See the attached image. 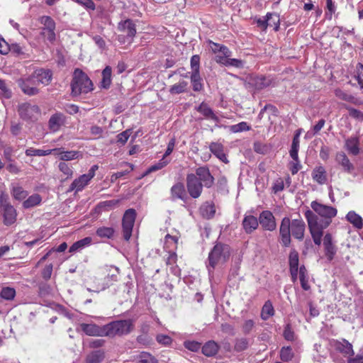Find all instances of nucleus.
Instances as JSON below:
<instances>
[{"label": "nucleus", "mask_w": 363, "mask_h": 363, "mask_svg": "<svg viewBox=\"0 0 363 363\" xmlns=\"http://www.w3.org/2000/svg\"><path fill=\"white\" fill-rule=\"evenodd\" d=\"M258 222L263 230L272 232L277 228L276 218L269 210L262 211L259 213Z\"/></svg>", "instance_id": "9b49d317"}, {"label": "nucleus", "mask_w": 363, "mask_h": 363, "mask_svg": "<svg viewBox=\"0 0 363 363\" xmlns=\"http://www.w3.org/2000/svg\"><path fill=\"white\" fill-rule=\"evenodd\" d=\"M170 162L169 160H166L164 158H162L158 161L157 163L150 166L145 173V175H147L151 172L160 170L163 167H166Z\"/></svg>", "instance_id": "603ef678"}, {"label": "nucleus", "mask_w": 363, "mask_h": 363, "mask_svg": "<svg viewBox=\"0 0 363 363\" xmlns=\"http://www.w3.org/2000/svg\"><path fill=\"white\" fill-rule=\"evenodd\" d=\"M201 343L196 341L184 342V347L192 352H198L201 348Z\"/></svg>", "instance_id": "e2e57ef3"}, {"label": "nucleus", "mask_w": 363, "mask_h": 363, "mask_svg": "<svg viewBox=\"0 0 363 363\" xmlns=\"http://www.w3.org/2000/svg\"><path fill=\"white\" fill-rule=\"evenodd\" d=\"M229 129L232 133H237L250 130L251 126L249 125L247 122L242 121L238 124L230 125Z\"/></svg>", "instance_id": "6e6d98bb"}, {"label": "nucleus", "mask_w": 363, "mask_h": 363, "mask_svg": "<svg viewBox=\"0 0 363 363\" xmlns=\"http://www.w3.org/2000/svg\"><path fill=\"white\" fill-rule=\"evenodd\" d=\"M97 281V285L95 291H100L105 290L110 286L113 285V282L117 281V276L115 274H109L99 278H95Z\"/></svg>", "instance_id": "4be33fe9"}, {"label": "nucleus", "mask_w": 363, "mask_h": 363, "mask_svg": "<svg viewBox=\"0 0 363 363\" xmlns=\"http://www.w3.org/2000/svg\"><path fill=\"white\" fill-rule=\"evenodd\" d=\"M191 73L200 72V57L194 55L191 58Z\"/></svg>", "instance_id": "bf43d9fd"}, {"label": "nucleus", "mask_w": 363, "mask_h": 363, "mask_svg": "<svg viewBox=\"0 0 363 363\" xmlns=\"http://www.w3.org/2000/svg\"><path fill=\"white\" fill-rule=\"evenodd\" d=\"M242 226L246 234H252L259 227L258 218L252 215H245L242 221Z\"/></svg>", "instance_id": "6ab92c4d"}, {"label": "nucleus", "mask_w": 363, "mask_h": 363, "mask_svg": "<svg viewBox=\"0 0 363 363\" xmlns=\"http://www.w3.org/2000/svg\"><path fill=\"white\" fill-rule=\"evenodd\" d=\"M11 194L15 199L18 201H22L26 198L28 196V192L21 186H14L12 189Z\"/></svg>", "instance_id": "5fc2aeb1"}, {"label": "nucleus", "mask_w": 363, "mask_h": 363, "mask_svg": "<svg viewBox=\"0 0 363 363\" xmlns=\"http://www.w3.org/2000/svg\"><path fill=\"white\" fill-rule=\"evenodd\" d=\"M342 107L347 109L349 112V116L359 121L363 122V112L352 108L345 104H342Z\"/></svg>", "instance_id": "09e8293b"}, {"label": "nucleus", "mask_w": 363, "mask_h": 363, "mask_svg": "<svg viewBox=\"0 0 363 363\" xmlns=\"http://www.w3.org/2000/svg\"><path fill=\"white\" fill-rule=\"evenodd\" d=\"M284 180L281 178L277 179L272 186V190L276 194L277 192L281 191L284 190Z\"/></svg>", "instance_id": "774afa93"}, {"label": "nucleus", "mask_w": 363, "mask_h": 363, "mask_svg": "<svg viewBox=\"0 0 363 363\" xmlns=\"http://www.w3.org/2000/svg\"><path fill=\"white\" fill-rule=\"evenodd\" d=\"M305 232L306 223L301 217L291 220L289 217L285 216L281 219L279 225V243L283 247H289L292 242L291 236L298 241H302Z\"/></svg>", "instance_id": "f03ea898"}, {"label": "nucleus", "mask_w": 363, "mask_h": 363, "mask_svg": "<svg viewBox=\"0 0 363 363\" xmlns=\"http://www.w3.org/2000/svg\"><path fill=\"white\" fill-rule=\"evenodd\" d=\"M17 84L26 95L35 96L39 93V89L35 86V81L31 76L18 79Z\"/></svg>", "instance_id": "ddd939ff"}, {"label": "nucleus", "mask_w": 363, "mask_h": 363, "mask_svg": "<svg viewBox=\"0 0 363 363\" xmlns=\"http://www.w3.org/2000/svg\"><path fill=\"white\" fill-rule=\"evenodd\" d=\"M90 181L85 177V174L79 176L76 178L70 184L68 191L71 192L75 191L76 192L82 191L86 187Z\"/></svg>", "instance_id": "393cba45"}, {"label": "nucleus", "mask_w": 363, "mask_h": 363, "mask_svg": "<svg viewBox=\"0 0 363 363\" xmlns=\"http://www.w3.org/2000/svg\"><path fill=\"white\" fill-rule=\"evenodd\" d=\"M196 110L202 114L205 118L211 119L216 123L219 122V118L213 113L211 108H210V106L206 103H201V104L196 108Z\"/></svg>", "instance_id": "c85d7f7f"}, {"label": "nucleus", "mask_w": 363, "mask_h": 363, "mask_svg": "<svg viewBox=\"0 0 363 363\" xmlns=\"http://www.w3.org/2000/svg\"><path fill=\"white\" fill-rule=\"evenodd\" d=\"M118 29L126 34L128 37L133 38L135 35V24L130 19H127L119 23Z\"/></svg>", "instance_id": "5701e85b"}, {"label": "nucleus", "mask_w": 363, "mask_h": 363, "mask_svg": "<svg viewBox=\"0 0 363 363\" xmlns=\"http://www.w3.org/2000/svg\"><path fill=\"white\" fill-rule=\"evenodd\" d=\"M330 345L344 357H350L354 354L352 345L345 339L333 340Z\"/></svg>", "instance_id": "2eb2a0df"}, {"label": "nucleus", "mask_w": 363, "mask_h": 363, "mask_svg": "<svg viewBox=\"0 0 363 363\" xmlns=\"http://www.w3.org/2000/svg\"><path fill=\"white\" fill-rule=\"evenodd\" d=\"M299 255L298 252L295 250H291L289 255V269H299Z\"/></svg>", "instance_id": "c03bdc74"}, {"label": "nucleus", "mask_w": 363, "mask_h": 363, "mask_svg": "<svg viewBox=\"0 0 363 363\" xmlns=\"http://www.w3.org/2000/svg\"><path fill=\"white\" fill-rule=\"evenodd\" d=\"M272 83V79L271 78L263 75L251 77L249 82V84L257 91L269 87Z\"/></svg>", "instance_id": "aec40b11"}, {"label": "nucleus", "mask_w": 363, "mask_h": 363, "mask_svg": "<svg viewBox=\"0 0 363 363\" xmlns=\"http://www.w3.org/2000/svg\"><path fill=\"white\" fill-rule=\"evenodd\" d=\"M65 123V116L62 113H56L51 116L48 121L50 130L57 132Z\"/></svg>", "instance_id": "b1692460"}, {"label": "nucleus", "mask_w": 363, "mask_h": 363, "mask_svg": "<svg viewBox=\"0 0 363 363\" xmlns=\"http://www.w3.org/2000/svg\"><path fill=\"white\" fill-rule=\"evenodd\" d=\"M312 178L319 184H323L327 182V174L323 166L316 167L312 172Z\"/></svg>", "instance_id": "2f4dec72"}, {"label": "nucleus", "mask_w": 363, "mask_h": 363, "mask_svg": "<svg viewBox=\"0 0 363 363\" xmlns=\"http://www.w3.org/2000/svg\"><path fill=\"white\" fill-rule=\"evenodd\" d=\"M52 154L57 156L62 162L70 161L82 157V153L77 150L64 151L63 148L52 149Z\"/></svg>", "instance_id": "a211bd4d"}, {"label": "nucleus", "mask_w": 363, "mask_h": 363, "mask_svg": "<svg viewBox=\"0 0 363 363\" xmlns=\"http://www.w3.org/2000/svg\"><path fill=\"white\" fill-rule=\"evenodd\" d=\"M38 21L43 26L40 32L41 36L45 40L53 43L56 39L55 21L49 16H43L39 18Z\"/></svg>", "instance_id": "423d86ee"}, {"label": "nucleus", "mask_w": 363, "mask_h": 363, "mask_svg": "<svg viewBox=\"0 0 363 363\" xmlns=\"http://www.w3.org/2000/svg\"><path fill=\"white\" fill-rule=\"evenodd\" d=\"M136 216V211L134 208L126 210L123 214L122 218V230L123 237L126 241H128L132 236Z\"/></svg>", "instance_id": "0eeeda50"}, {"label": "nucleus", "mask_w": 363, "mask_h": 363, "mask_svg": "<svg viewBox=\"0 0 363 363\" xmlns=\"http://www.w3.org/2000/svg\"><path fill=\"white\" fill-rule=\"evenodd\" d=\"M311 206L316 214L311 210H307L304 216L314 244L320 246L323 231L330 225L333 218L337 216V210L333 206L322 204L316 201H312Z\"/></svg>", "instance_id": "f257e3e1"}, {"label": "nucleus", "mask_w": 363, "mask_h": 363, "mask_svg": "<svg viewBox=\"0 0 363 363\" xmlns=\"http://www.w3.org/2000/svg\"><path fill=\"white\" fill-rule=\"evenodd\" d=\"M230 256V247L222 242H217L208 254L206 265L208 272H213L216 266L225 264Z\"/></svg>", "instance_id": "7ed1b4c3"}, {"label": "nucleus", "mask_w": 363, "mask_h": 363, "mask_svg": "<svg viewBox=\"0 0 363 363\" xmlns=\"http://www.w3.org/2000/svg\"><path fill=\"white\" fill-rule=\"evenodd\" d=\"M200 182L196 179V175H194V173L186 174V185L187 192L192 199H198L202 194L203 187L205 186Z\"/></svg>", "instance_id": "9d476101"}, {"label": "nucleus", "mask_w": 363, "mask_h": 363, "mask_svg": "<svg viewBox=\"0 0 363 363\" xmlns=\"http://www.w3.org/2000/svg\"><path fill=\"white\" fill-rule=\"evenodd\" d=\"M283 336L288 341H294V332L293 331L290 324H287L284 330Z\"/></svg>", "instance_id": "69168bd1"}, {"label": "nucleus", "mask_w": 363, "mask_h": 363, "mask_svg": "<svg viewBox=\"0 0 363 363\" xmlns=\"http://www.w3.org/2000/svg\"><path fill=\"white\" fill-rule=\"evenodd\" d=\"M220 349L218 344L214 340L206 342L201 347V352L206 357H214L217 354Z\"/></svg>", "instance_id": "bb28decb"}, {"label": "nucleus", "mask_w": 363, "mask_h": 363, "mask_svg": "<svg viewBox=\"0 0 363 363\" xmlns=\"http://www.w3.org/2000/svg\"><path fill=\"white\" fill-rule=\"evenodd\" d=\"M18 113L20 118L26 121H33L40 113L39 107L28 102L22 103L18 106Z\"/></svg>", "instance_id": "6e6552de"}, {"label": "nucleus", "mask_w": 363, "mask_h": 363, "mask_svg": "<svg viewBox=\"0 0 363 363\" xmlns=\"http://www.w3.org/2000/svg\"><path fill=\"white\" fill-rule=\"evenodd\" d=\"M92 239L90 237H86L80 240L74 242L69 247V252H74L89 246L91 243Z\"/></svg>", "instance_id": "4c0bfd02"}, {"label": "nucleus", "mask_w": 363, "mask_h": 363, "mask_svg": "<svg viewBox=\"0 0 363 363\" xmlns=\"http://www.w3.org/2000/svg\"><path fill=\"white\" fill-rule=\"evenodd\" d=\"M194 174L196 175V179L201 181L200 182H201L206 188L209 189L214 184L215 179L207 166L196 168Z\"/></svg>", "instance_id": "f8f14e48"}, {"label": "nucleus", "mask_w": 363, "mask_h": 363, "mask_svg": "<svg viewBox=\"0 0 363 363\" xmlns=\"http://www.w3.org/2000/svg\"><path fill=\"white\" fill-rule=\"evenodd\" d=\"M156 340L158 343L164 346H169L172 342V339L170 336L162 334L157 335L156 336Z\"/></svg>", "instance_id": "680f3d73"}, {"label": "nucleus", "mask_w": 363, "mask_h": 363, "mask_svg": "<svg viewBox=\"0 0 363 363\" xmlns=\"http://www.w3.org/2000/svg\"><path fill=\"white\" fill-rule=\"evenodd\" d=\"M42 201V197L38 194H33L23 202L24 208H30L38 206Z\"/></svg>", "instance_id": "e433bc0d"}, {"label": "nucleus", "mask_w": 363, "mask_h": 363, "mask_svg": "<svg viewBox=\"0 0 363 363\" xmlns=\"http://www.w3.org/2000/svg\"><path fill=\"white\" fill-rule=\"evenodd\" d=\"M32 78L38 82L47 86L50 84L52 79V72L49 69H35L30 75Z\"/></svg>", "instance_id": "dca6fc26"}, {"label": "nucleus", "mask_w": 363, "mask_h": 363, "mask_svg": "<svg viewBox=\"0 0 363 363\" xmlns=\"http://www.w3.org/2000/svg\"><path fill=\"white\" fill-rule=\"evenodd\" d=\"M10 45L0 35V53L6 55L10 52Z\"/></svg>", "instance_id": "338daca9"}, {"label": "nucleus", "mask_w": 363, "mask_h": 363, "mask_svg": "<svg viewBox=\"0 0 363 363\" xmlns=\"http://www.w3.org/2000/svg\"><path fill=\"white\" fill-rule=\"evenodd\" d=\"M323 245L324 247L325 256L329 262H331L334 258L337 251V247L333 240V237L331 233H327L323 239Z\"/></svg>", "instance_id": "4468645a"}, {"label": "nucleus", "mask_w": 363, "mask_h": 363, "mask_svg": "<svg viewBox=\"0 0 363 363\" xmlns=\"http://www.w3.org/2000/svg\"><path fill=\"white\" fill-rule=\"evenodd\" d=\"M336 161L342 166L344 171L348 174H351L354 167L352 163L350 161L345 153L340 152L336 155Z\"/></svg>", "instance_id": "cd10ccee"}, {"label": "nucleus", "mask_w": 363, "mask_h": 363, "mask_svg": "<svg viewBox=\"0 0 363 363\" xmlns=\"http://www.w3.org/2000/svg\"><path fill=\"white\" fill-rule=\"evenodd\" d=\"M334 93L335 96L337 97L339 99L350 102L356 106H359L362 104V102L359 99L345 92L341 89H335Z\"/></svg>", "instance_id": "c756f323"}, {"label": "nucleus", "mask_w": 363, "mask_h": 363, "mask_svg": "<svg viewBox=\"0 0 363 363\" xmlns=\"http://www.w3.org/2000/svg\"><path fill=\"white\" fill-rule=\"evenodd\" d=\"M136 340L138 343L142 345L148 346L152 342V338L145 333L138 335Z\"/></svg>", "instance_id": "0e129e2a"}, {"label": "nucleus", "mask_w": 363, "mask_h": 363, "mask_svg": "<svg viewBox=\"0 0 363 363\" xmlns=\"http://www.w3.org/2000/svg\"><path fill=\"white\" fill-rule=\"evenodd\" d=\"M170 196L172 201L180 199L183 201H186L187 194L184 184L182 182L174 184L170 189Z\"/></svg>", "instance_id": "412c9836"}, {"label": "nucleus", "mask_w": 363, "mask_h": 363, "mask_svg": "<svg viewBox=\"0 0 363 363\" xmlns=\"http://www.w3.org/2000/svg\"><path fill=\"white\" fill-rule=\"evenodd\" d=\"M188 83L186 81H182L179 83L174 84L169 89V92L172 94H179L184 93L187 87Z\"/></svg>", "instance_id": "3c124183"}, {"label": "nucleus", "mask_w": 363, "mask_h": 363, "mask_svg": "<svg viewBox=\"0 0 363 363\" xmlns=\"http://www.w3.org/2000/svg\"><path fill=\"white\" fill-rule=\"evenodd\" d=\"M345 147L349 153L357 155L359 152V140L356 137H351L345 140Z\"/></svg>", "instance_id": "7c9ffc66"}, {"label": "nucleus", "mask_w": 363, "mask_h": 363, "mask_svg": "<svg viewBox=\"0 0 363 363\" xmlns=\"http://www.w3.org/2000/svg\"><path fill=\"white\" fill-rule=\"evenodd\" d=\"M135 328L132 319L117 320L104 325L105 337H123L130 334Z\"/></svg>", "instance_id": "39448f33"}, {"label": "nucleus", "mask_w": 363, "mask_h": 363, "mask_svg": "<svg viewBox=\"0 0 363 363\" xmlns=\"http://www.w3.org/2000/svg\"><path fill=\"white\" fill-rule=\"evenodd\" d=\"M16 290L14 288L5 286L0 289V298L7 300L11 301L16 296Z\"/></svg>", "instance_id": "de8ad7c7"}, {"label": "nucleus", "mask_w": 363, "mask_h": 363, "mask_svg": "<svg viewBox=\"0 0 363 363\" xmlns=\"http://www.w3.org/2000/svg\"><path fill=\"white\" fill-rule=\"evenodd\" d=\"M102 79L101 86L104 89H108L111 84L112 69L110 66H106L102 71Z\"/></svg>", "instance_id": "f704fd0d"}, {"label": "nucleus", "mask_w": 363, "mask_h": 363, "mask_svg": "<svg viewBox=\"0 0 363 363\" xmlns=\"http://www.w3.org/2000/svg\"><path fill=\"white\" fill-rule=\"evenodd\" d=\"M299 280L301 288L304 291H308L311 289V286L308 282V271L304 265H301L299 267Z\"/></svg>", "instance_id": "72a5a7b5"}, {"label": "nucleus", "mask_w": 363, "mask_h": 363, "mask_svg": "<svg viewBox=\"0 0 363 363\" xmlns=\"http://www.w3.org/2000/svg\"><path fill=\"white\" fill-rule=\"evenodd\" d=\"M294 352L291 347H284L280 351V359L283 362L291 361L294 357Z\"/></svg>", "instance_id": "4d7b16f0"}, {"label": "nucleus", "mask_w": 363, "mask_h": 363, "mask_svg": "<svg viewBox=\"0 0 363 363\" xmlns=\"http://www.w3.org/2000/svg\"><path fill=\"white\" fill-rule=\"evenodd\" d=\"M200 211L202 216L206 219L212 218L216 213V208L213 203L203 206Z\"/></svg>", "instance_id": "49530a36"}, {"label": "nucleus", "mask_w": 363, "mask_h": 363, "mask_svg": "<svg viewBox=\"0 0 363 363\" xmlns=\"http://www.w3.org/2000/svg\"><path fill=\"white\" fill-rule=\"evenodd\" d=\"M354 77L361 89H363V64L359 62L356 65Z\"/></svg>", "instance_id": "13d9d810"}, {"label": "nucleus", "mask_w": 363, "mask_h": 363, "mask_svg": "<svg viewBox=\"0 0 363 363\" xmlns=\"http://www.w3.org/2000/svg\"><path fill=\"white\" fill-rule=\"evenodd\" d=\"M274 315V309L272 303L271 302V301L268 300L264 303L262 308L261 318L262 320H267Z\"/></svg>", "instance_id": "ea45409f"}, {"label": "nucleus", "mask_w": 363, "mask_h": 363, "mask_svg": "<svg viewBox=\"0 0 363 363\" xmlns=\"http://www.w3.org/2000/svg\"><path fill=\"white\" fill-rule=\"evenodd\" d=\"M211 152L220 160L225 163H228V160L224 152V147L220 143L213 142L209 145Z\"/></svg>", "instance_id": "a878e982"}, {"label": "nucleus", "mask_w": 363, "mask_h": 363, "mask_svg": "<svg viewBox=\"0 0 363 363\" xmlns=\"http://www.w3.org/2000/svg\"><path fill=\"white\" fill-rule=\"evenodd\" d=\"M115 230L111 227H100L97 228L96 235L101 238H112L114 235Z\"/></svg>", "instance_id": "79ce46f5"}, {"label": "nucleus", "mask_w": 363, "mask_h": 363, "mask_svg": "<svg viewBox=\"0 0 363 363\" xmlns=\"http://www.w3.org/2000/svg\"><path fill=\"white\" fill-rule=\"evenodd\" d=\"M52 149L44 150L30 147L26 150V155L27 156H47L52 154Z\"/></svg>", "instance_id": "8fccbe9b"}, {"label": "nucleus", "mask_w": 363, "mask_h": 363, "mask_svg": "<svg viewBox=\"0 0 363 363\" xmlns=\"http://www.w3.org/2000/svg\"><path fill=\"white\" fill-rule=\"evenodd\" d=\"M70 86L72 96H78L82 94H87L94 89L91 80L85 72L79 68H76L74 70Z\"/></svg>", "instance_id": "20e7f679"}, {"label": "nucleus", "mask_w": 363, "mask_h": 363, "mask_svg": "<svg viewBox=\"0 0 363 363\" xmlns=\"http://www.w3.org/2000/svg\"><path fill=\"white\" fill-rule=\"evenodd\" d=\"M58 169L65 176V180L72 178L74 171L69 164L65 162H60L58 164Z\"/></svg>", "instance_id": "37998d69"}, {"label": "nucleus", "mask_w": 363, "mask_h": 363, "mask_svg": "<svg viewBox=\"0 0 363 363\" xmlns=\"http://www.w3.org/2000/svg\"><path fill=\"white\" fill-rule=\"evenodd\" d=\"M346 219L357 229H362L363 228L362 218L354 211H349L346 215Z\"/></svg>", "instance_id": "473e14b6"}, {"label": "nucleus", "mask_w": 363, "mask_h": 363, "mask_svg": "<svg viewBox=\"0 0 363 363\" xmlns=\"http://www.w3.org/2000/svg\"><path fill=\"white\" fill-rule=\"evenodd\" d=\"M273 16L274 13H268L266 15V18H259L257 21V26L265 30L268 27V26H272L270 21L273 18Z\"/></svg>", "instance_id": "052dcab7"}, {"label": "nucleus", "mask_w": 363, "mask_h": 363, "mask_svg": "<svg viewBox=\"0 0 363 363\" xmlns=\"http://www.w3.org/2000/svg\"><path fill=\"white\" fill-rule=\"evenodd\" d=\"M79 327L89 336L105 337L104 325L99 326L94 323H81Z\"/></svg>", "instance_id": "f3484780"}, {"label": "nucleus", "mask_w": 363, "mask_h": 363, "mask_svg": "<svg viewBox=\"0 0 363 363\" xmlns=\"http://www.w3.org/2000/svg\"><path fill=\"white\" fill-rule=\"evenodd\" d=\"M249 347V341L245 337H239L235 340L234 351L241 352L246 350Z\"/></svg>", "instance_id": "a18cd8bd"}, {"label": "nucleus", "mask_w": 363, "mask_h": 363, "mask_svg": "<svg viewBox=\"0 0 363 363\" xmlns=\"http://www.w3.org/2000/svg\"><path fill=\"white\" fill-rule=\"evenodd\" d=\"M120 203V200H108L99 203L96 206V210L99 212L102 211H110L115 208Z\"/></svg>", "instance_id": "58836bf2"}, {"label": "nucleus", "mask_w": 363, "mask_h": 363, "mask_svg": "<svg viewBox=\"0 0 363 363\" xmlns=\"http://www.w3.org/2000/svg\"><path fill=\"white\" fill-rule=\"evenodd\" d=\"M105 357L104 352L96 350L90 352L86 357V363H101Z\"/></svg>", "instance_id": "c9c22d12"}, {"label": "nucleus", "mask_w": 363, "mask_h": 363, "mask_svg": "<svg viewBox=\"0 0 363 363\" xmlns=\"http://www.w3.org/2000/svg\"><path fill=\"white\" fill-rule=\"evenodd\" d=\"M190 79L194 91H201L203 89L200 72L191 73Z\"/></svg>", "instance_id": "a19ab883"}, {"label": "nucleus", "mask_w": 363, "mask_h": 363, "mask_svg": "<svg viewBox=\"0 0 363 363\" xmlns=\"http://www.w3.org/2000/svg\"><path fill=\"white\" fill-rule=\"evenodd\" d=\"M138 360L140 363H160L153 355L147 352H140Z\"/></svg>", "instance_id": "864d4df0"}, {"label": "nucleus", "mask_w": 363, "mask_h": 363, "mask_svg": "<svg viewBox=\"0 0 363 363\" xmlns=\"http://www.w3.org/2000/svg\"><path fill=\"white\" fill-rule=\"evenodd\" d=\"M0 208L4 225H11L16 221V210L9 202L4 200L2 196L0 197Z\"/></svg>", "instance_id": "1a4fd4ad"}]
</instances>
